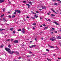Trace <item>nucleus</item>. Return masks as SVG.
<instances>
[{"mask_svg": "<svg viewBox=\"0 0 61 61\" xmlns=\"http://www.w3.org/2000/svg\"><path fill=\"white\" fill-rule=\"evenodd\" d=\"M14 17H15V15H13L12 16V18H14Z\"/></svg>", "mask_w": 61, "mask_h": 61, "instance_id": "cd10ccee", "label": "nucleus"}, {"mask_svg": "<svg viewBox=\"0 0 61 61\" xmlns=\"http://www.w3.org/2000/svg\"><path fill=\"white\" fill-rule=\"evenodd\" d=\"M36 25V23H34L33 24V25Z\"/></svg>", "mask_w": 61, "mask_h": 61, "instance_id": "aec40b11", "label": "nucleus"}, {"mask_svg": "<svg viewBox=\"0 0 61 61\" xmlns=\"http://www.w3.org/2000/svg\"><path fill=\"white\" fill-rule=\"evenodd\" d=\"M54 5H57V3H55L54 4Z\"/></svg>", "mask_w": 61, "mask_h": 61, "instance_id": "72a5a7b5", "label": "nucleus"}, {"mask_svg": "<svg viewBox=\"0 0 61 61\" xmlns=\"http://www.w3.org/2000/svg\"><path fill=\"white\" fill-rule=\"evenodd\" d=\"M59 3H60V4H61V1H60L59 2Z\"/></svg>", "mask_w": 61, "mask_h": 61, "instance_id": "e2e57ef3", "label": "nucleus"}, {"mask_svg": "<svg viewBox=\"0 0 61 61\" xmlns=\"http://www.w3.org/2000/svg\"><path fill=\"white\" fill-rule=\"evenodd\" d=\"M4 15H4V14L3 15H2L1 16V17H3V16H4Z\"/></svg>", "mask_w": 61, "mask_h": 61, "instance_id": "c85d7f7f", "label": "nucleus"}, {"mask_svg": "<svg viewBox=\"0 0 61 61\" xmlns=\"http://www.w3.org/2000/svg\"><path fill=\"white\" fill-rule=\"evenodd\" d=\"M42 9H46V7L45 6H44V7H42Z\"/></svg>", "mask_w": 61, "mask_h": 61, "instance_id": "ddd939ff", "label": "nucleus"}, {"mask_svg": "<svg viewBox=\"0 0 61 61\" xmlns=\"http://www.w3.org/2000/svg\"><path fill=\"white\" fill-rule=\"evenodd\" d=\"M42 19V18L41 17L40 18V19Z\"/></svg>", "mask_w": 61, "mask_h": 61, "instance_id": "8fccbe9b", "label": "nucleus"}, {"mask_svg": "<svg viewBox=\"0 0 61 61\" xmlns=\"http://www.w3.org/2000/svg\"><path fill=\"white\" fill-rule=\"evenodd\" d=\"M54 24H55L56 25H59V24L57 23L56 22H53Z\"/></svg>", "mask_w": 61, "mask_h": 61, "instance_id": "7ed1b4c3", "label": "nucleus"}, {"mask_svg": "<svg viewBox=\"0 0 61 61\" xmlns=\"http://www.w3.org/2000/svg\"><path fill=\"white\" fill-rule=\"evenodd\" d=\"M47 15H49V13H48L47 14Z\"/></svg>", "mask_w": 61, "mask_h": 61, "instance_id": "0e129e2a", "label": "nucleus"}, {"mask_svg": "<svg viewBox=\"0 0 61 61\" xmlns=\"http://www.w3.org/2000/svg\"><path fill=\"white\" fill-rule=\"evenodd\" d=\"M17 31H22V30L21 29H19V30H17Z\"/></svg>", "mask_w": 61, "mask_h": 61, "instance_id": "a211bd4d", "label": "nucleus"}, {"mask_svg": "<svg viewBox=\"0 0 61 61\" xmlns=\"http://www.w3.org/2000/svg\"><path fill=\"white\" fill-rule=\"evenodd\" d=\"M56 56V55H55V54H54L53 55L54 56Z\"/></svg>", "mask_w": 61, "mask_h": 61, "instance_id": "4d7b16f0", "label": "nucleus"}, {"mask_svg": "<svg viewBox=\"0 0 61 61\" xmlns=\"http://www.w3.org/2000/svg\"><path fill=\"white\" fill-rule=\"evenodd\" d=\"M53 1H54V2H56V0H53Z\"/></svg>", "mask_w": 61, "mask_h": 61, "instance_id": "680f3d73", "label": "nucleus"}, {"mask_svg": "<svg viewBox=\"0 0 61 61\" xmlns=\"http://www.w3.org/2000/svg\"><path fill=\"white\" fill-rule=\"evenodd\" d=\"M21 57H19L18 58V59H21Z\"/></svg>", "mask_w": 61, "mask_h": 61, "instance_id": "c03bdc74", "label": "nucleus"}, {"mask_svg": "<svg viewBox=\"0 0 61 61\" xmlns=\"http://www.w3.org/2000/svg\"><path fill=\"white\" fill-rule=\"evenodd\" d=\"M46 50L47 51H48V52H49V50H48V49H46Z\"/></svg>", "mask_w": 61, "mask_h": 61, "instance_id": "473e14b6", "label": "nucleus"}, {"mask_svg": "<svg viewBox=\"0 0 61 61\" xmlns=\"http://www.w3.org/2000/svg\"><path fill=\"white\" fill-rule=\"evenodd\" d=\"M4 2V0H0V3H3Z\"/></svg>", "mask_w": 61, "mask_h": 61, "instance_id": "6e6552de", "label": "nucleus"}, {"mask_svg": "<svg viewBox=\"0 0 61 61\" xmlns=\"http://www.w3.org/2000/svg\"><path fill=\"white\" fill-rule=\"evenodd\" d=\"M14 43H18V40H15L14 41Z\"/></svg>", "mask_w": 61, "mask_h": 61, "instance_id": "39448f33", "label": "nucleus"}, {"mask_svg": "<svg viewBox=\"0 0 61 61\" xmlns=\"http://www.w3.org/2000/svg\"><path fill=\"white\" fill-rule=\"evenodd\" d=\"M5 49L6 51H7L8 53H10L11 54H13L14 53H15V52L14 51H11L10 49L8 48H5Z\"/></svg>", "mask_w": 61, "mask_h": 61, "instance_id": "f257e3e1", "label": "nucleus"}, {"mask_svg": "<svg viewBox=\"0 0 61 61\" xmlns=\"http://www.w3.org/2000/svg\"><path fill=\"white\" fill-rule=\"evenodd\" d=\"M47 60H48V61H51V60L50 59H49L48 58H47Z\"/></svg>", "mask_w": 61, "mask_h": 61, "instance_id": "393cba45", "label": "nucleus"}, {"mask_svg": "<svg viewBox=\"0 0 61 61\" xmlns=\"http://www.w3.org/2000/svg\"><path fill=\"white\" fill-rule=\"evenodd\" d=\"M32 19H35V18H34V17H32Z\"/></svg>", "mask_w": 61, "mask_h": 61, "instance_id": "bf43d9fd", "label": "nucleus"}, {"mask_svg": "<svg viewBox=\"0 0 61 61\" xmlns=\"http://www.w3.org/2000/svg\"><path fill=\"white\" fill-rule=\"evenodd\" d=\"M17 13H20V10H17Z\"/></svg>", "mask_w": 61, "mask_h": 61, "instance_id": "2eb2a0df", "label": "nucleus"}, {"mask_svg": "<svg viewBox=\"0 0 61 61\" xmlns=\"http://www.w3.org/2000/svg\"><path fill=\"white\" fill-rule=\"evenodd\" d=\"M10 30L11 31H13V28H12L10 29Z\"/></svg>", "mask_w": 61, "mask_h": 61, "instance_id": "6ab92c4d", "label": "nucleus"}, {"mask_svg": "<svg viewBox=\"0 0 61 61\" xmlns=\"http://www.w3.org/2000/svg\"><path fill=\"white\" fill-rule=\"evenodd\" d=\"M3 19H4V20L5 19V18H3Z\"/></svg>", "mask_w": 61, "mask_h": 61, "instance_id": "052dcab7", "label": "nucleus"}, {"mask_svg": "<svg viewBox=\"0 0 61 61\" xmlns=\"http://www.w3.org/2000/svg\"><path fill=\"white\" fill-rule=\"evenodd\" d=\"M28 3H29V4H30V5H32V2H30V1H29L28 2Z\"/></svg>", "mask_w": 61, "mask_h": 61, "instance_id": "f8f14e48", "label": "nucleus"}, {"mask_svg": "<svg viewBox=\"0 0 61 61\" xmlns=\"http://www.w3.org/2000/svg\"><path fill=\"white\" fill-rule=\"evenodd\" d=\"M23 3H26V1H23Z\"/></svg>", "mask_w": 61, "mask_h": 61, "instance_id": "a19ab883", "label": "nucleus"}, {"mask_svg": "<svg viewBox=\"0 0 61 61\" xmlns=\"http://www.w3.org/2000/svg\"><path fill=\"white\" fill-rule=\"evenodd\" d=\"M11 41H13V40H14V39H11Z\"/></svg>", "mask_w": 61, "mask_h": 61, "instance_id": "13d9d810", "label": "nucleus"}, {"mask_svg": "<svg viewBox=\"0 0 61 61\" xmlns=\"http://www.w3.org/2000/svg\"><path fill=\"white\" fill-rule=\"evenodd\" d=\"M51 10L52 11H53V12H54V13H56V12H55V10H54V9H51Z\"/></svg>", "mask_w": 61, "mask_h": 61, "instance_id": "9b49d317", "label": "nucleus"}, {"mask_svg": "<svg viewBox=\"0 0 61 61\" xmlns=\"http://www.w3.org/2000/svg\"><path fill=\"white\" fill-rule=\"evenodd\" d=\"M11 47V45H9L8 46V47H9V48H10Z\"/></svg>", "mask_w": 61, "mask_h": 61, "instance_id": "4468645a", "label": "nucleus"}, {"mask_svg": "<svg viewBox=\"0 0 61 61\" xmlns=\"http://www.w3.org/2000/svg\"><path fill=\"white\" fill-rule=\"evenodd\" d=\"M42 25H43V26H46V25L43 24Z\"/></svg>", "mask_w": 61, "mask_h": 61, "instance_id": "c756f323", "label": "nucleus"}, {"mask_svg": "<svg viewBox=\"0 0 61 61\" xmlns=\"http://www.w3.org/2000/svg\"><path fill=\"white\" fill-rule=\"evenodd\" d=\"M51 15L52 16H55V15H54V14H52Z\"/></svg>", "mask_w": 61, "mask_h": 61, "instance_id": "7c9ffc66", "label": "nucleus"}, {"mask_svg": "<svg viewBox=\"0 0 61 61\" xmlns=\"http://www.w3.org/2000/svg\"><path fill=\"white\" fill-rule=\"evenodd\" d=\"M32 13L33 14H34V15H36V13H35V12H33V11H32Z\"/></svg>", "mask_w": 61, "mask_h": 61, "instance_id": "412c9836", "label": "nucleus"}, {"mask_svg": "<svg viewBox=\"0 0 61 61\" xmlns=\"http://www.w3.org/2000/svg\"><path fill=\"white\" fill-rule=\"evenodd\" d=\"M27 56V57H31V56L28 55V56Z\"/></svg>", "mask_w": 61, "mask_h": 61, "instance_id": "dca6fc26", "label": "nucleus"}, {"mask_svg": "<svg viewBox=\"0 0 61 61\" xmlns=\"http://www.w3.org/2000/svg\"><path fill=\"white\" fill-rule=\"evenodd\" d=\"M26 18H29V17L28 16H27L26 17Z\"/></svg>", "mask_w": 61, "mask_h": 61, "instance_id": "de8ad7c7", "label": "nucleus"}, {"mask_svg": "<svg viewBox=\"0 0 61 61\" xmlns=\"http://www.w3.org/2000/svg\"><path fill=\"white\" fill-rule=\"evenodd\" d=\"M40 27H42V25H41L40 26Z\"/></svg>", "mask_w": 61, "mask_h": 61, "instance_id": "864d4df0", "label": "nucleus"}, {"mask_svg": "<svg viewBox=\"0 0 61 61\" xmlns=\"http://www.w3.org/2000/svg\"><path fill=\"white\" fill-rule=\"evenodd\" d=\"M4 46V45H1V47H3Z\"/></svg>", "mask_w": 61, "mask_h": 61, "instance_id": "b1692460", "label": "nucleus"}, {"mask_svg": "<svg viewBox=\"0 0 61 61\" xmlns=\"http://www.w3.org/2000/svg\"><path fill=\"white\" fill-rule=\"evenodd\" d=\"M16 12H14V14H15H15H16Z\"/></svg>", "mask_w": 61, "mask_h": 61, "instance_id": "09e8293b", "label": "nucleus"}, {"mask_svg": "<svg viewBox=\"0 0 61 61\" xmlns=\"http://www.w3.org/2000/svg\"><path fill=\"white\" fill-rule=\"evenodd\" d=\"M5 8H4L3 9V11L4 12H5Z\"/></svg>", "mask_w": 61, "mask_h": 61, "instance_id": "f3484780", "label": "nucleus"}, {"mask_svg": "<svg viewBox=\"0 0 61 61\" xmlns=\"http://www.w3.org/2000/svg\"><path fill=\"white\" fill-rule=\"evenodd\" d=\"M59 45H60V46H61V43H59Z\"/></svg>", "mask_w": 61, "mask_h": 61, "instance_id": "58836bf2", "label": "nucleus"}, {"mask_svg": "<svg viewBox=\"0 0 61 61\" xmlns=\"http://www.w3.org/2000/svg\"><path fill=\"white\" fill-rule=\"evenodd\" d=\"M55 39H53V38H51L50 39V40H52V41H54Z\"/></svg>", "mask_w": 61, "mask_h": 61, "instance_id": "0eeeda50", "label": "nucleus"}, {"mask_svg": "<svg viewBox=\"0 0 61 61\" xmlns=\"http://www.w3.org/2000/svg\"><path fill=\"white\" fill-rule=\"evenodd\" d=\"M8 17H9V18H11V16L10 15H9L8 16Z\"/></svg>", "mask_w": 61, "mask_h": 61, "instance_id": "a878e982", "label": "nucleus"}, {"mask_svg": "<svg viewBox=\"0 0 61 61\" xmlns=\"http://www.w3.org/2000/svg\"><path fill=\"white\" fill-rule=\"evenodd\" d=\"M34 17L36 18H37L38 17V16H37L35 15Z\"/></svg>", "mask_w": 61, "mask_h": 61, "instance_id": "4be33fe9", "label": "nucleus"}, {"mask_svg": "<svg viewBox=\"0 0 61 61\" xmlns=\"http://www.w3.org/2000/svg\"><path fill=\"white\" fill-rule=\"evenodd\" d=\"M10 39H7V40H6V41H10Z\"/></svg>", "mask_w": 61, "mask_h": 61, "instance_id": "c9c22d12", "label": "nucleus"}, {"mask_svg": "<svg viewBox=\"0 0 61 61\" xmlns=\"http://www.w3.org/2000/svg\"><path fill=\"white\" fill-rule=\"evenodd\" d=\"M22 31H25V29H24V28H23V29H22Z\"/></svg>", "mask_w": 61, "mask_h": 61, "instance_id": "ea45409f", "label": "nucleus"}, {"mask_svg": "<svg viewBox=\"0 0 61 61\" xmlns=\"http://www.w3.org/2000/svg\"><path fill=\"white\" fill-rule=\"evenodd\" d=\"M15 31H14L13 32V34H15Z\"/></svg>", "mask_w": 61, "mask_h": 61, "instance_id": "2f4dec72", "label": "nucleus"}, {"mask_svg": "<svg viewBox=\"0 0 61 61\" xmlns=\"http://www.w3.org/2000/svg\"><path fill=\"white\" fill-rule=\"evenodd\" d=\"M47 21H49V22H50V20L49 19H48L47 20Z\"/></svg>", "mask_w": 61, "mask_h": 61, "instance_id": "4c0bfd02", "label": "nucleus"}, {"mask_svg": "<svg viewBox=\"0 0 61 61\" xmlns=\"http://www.w3.org/2000/svg\"><path fill=\"white\" fill-rule=\"evenodd\" d=\"M52 29L53 30H54V29H55V28H52Z\"/></svg>", "mask_w": 61, "mask_h": 61, "instance_id": "5fc2aeb1", "label": "nucleus"}, {"mask_svg": "<svg viewBox=\"0 0 61 61\" xmlns=\"http://www.w3.org/2000/svg\"><path fill=\"white\" fill-rule=\"evenodd\" d=\"M3 30H5V29H0V30L2 31Z\"/></svg>", "mask_w": 61, "mask_h": 61, "instance_id": "1a4fd4ad", "label": "nucleus"}, {"mask_svg": "<svg viewBox=\"0 0 61 61\" xmlns=\"http://www.w3.org/2000/svg\"><path fill=\"white\" fill-rule=\"evenodd\" d=\"M33 29H35V27H33Z\"/></svg>", "mask_w": 61, "mask_h": 61, "instance_id": "774afa93", "label": "nucleus"}, {"mask_svg": "<svg viewBox=\"0 0 61 61\" xmlns=\"http://www.w3.org/2000/svg\"><path fill=\"white\" fill-rule=\"evenodd\" d=\"M48 46L49 47H50V48H54V47L53 46H51L49 45L48 44Z\"/></svg>", "mask_w": 61, "mask_h": 61, "instance_id": "20e7f679", "label": "nucleus"}, {"mask_svg": "<svg viewBox=\"0 0 61 61\" xmlns=\"http://www.w3.org/2000/svg\"><path fill=\"white\" fill-rule=\"evenodd\" d=\"M56 48H57V49H58V47H57L56 46Z\"/></svg>", "mask_w": 61, "mask_h": 61, "instance_id": "603ef678", "label": "nucleus"}, {"mask_svg": "<svg viewBox=\"0 0 61 61\" xmlns=\"http://www.w3.org/2000/svg\"><path fill=\"white\" fill-rule=\"evenodd\" d=\"M15 12H16H16H17V10H15Z\"/></svg>", "mask_w": 61, "mask_h": 61, "instance_id": "37998d69", "label": "nucleus"}, {"mask_svg": "<svg viewBox=\"0 0 61 61\" xmlns=\"http://www.w3.org/2000/svg\"><path fill=\"white\" fill-rule=\"evenodd\" d=\"M36 12L37 13H38L39 12L38 11H36Z\"/></svg>", "mask_w": 61, "mask_h": 61, "instance_id": "a18cd8bd", "label": "nucleus"}, {"mask_svg": "<svg viewBox=\"0 0 61 61\" xmlns=\"http://www.w3.org/2000/svg\"><path fill=\"white\" fill-rule=\"evenodd\" d=\"M60 0H57V1H59Z\"/></svg>", "mask_w": 61, "mask_h": 61, "instance_id": "69168bd1", "label": "nucleus"}, {"mask_svg": "<svg viewBox=\"0 0 61 61\" xmlns=\"http://www.w3.org/2000/svg\"><path fill=\"white\" fill-rule=\"evenodd\" d=\"M15 53H16L17 54V55H18L19 54V53L18 52H17V51L15 52Z\"/></svg>", "mask_w": 61, "mask_h": 61, "instance_id": "5701e85b", "label": "nucleus"}, {"mask_svg": "<svg viewBox=\"0 0 61 61\" xmlns=\"http://www.w3.org/2000/svg\"><path fill=\"white\" fill-rule=\"evenodd\" d=\"M50 33L51 34H53L54 32H51Z\"/></svg>", "mask_w": 61, "mask_h": 61, "instance_id": "79ce46f5", "label": "nucleus"}, {"mask_svg": "<svg viewBox=\"0 0 61 61\" xmlns=\"http://www.w3.org/2000/svg\"><path fill=\"white\" fill-rule=\"evenodd\" d=\"M34 39H35V40H36L37 39L36 38H35Z\"/></svg>", "mask_w": 61, "mask_h": 61, "instance_id": "3c124183", "label": "nucleus"}, {"mask_svg": "<svg viewBox=\"0 0 61 61\" xmlns=\"http://www.w3.org/2000/svg\"><path fill=\"white\" fill-rule=\"evenodd\" d=\"M48 28V27L47 26V27H45L44 28V30H46V29H47Z\"/></svg>", "mask_w": 61, "mask_h": 61, "instance_id": "9d476101", "label": "nucleus"}, {"mask_svg": "<svg viewBox=\"0 0 61 61\" xmlns=\"http://www.w3.org/2000/svg\"><path fill=\"white\" fill-rule=\"evenodd\" d=\"M57 39H61V37L60 36H58L57 37Z\"/></svg>", "mask_w": 61, "mask_h": 61, "instance_id": "423d86ee", "label": "nucleus"}, {"mask_svg": "<svg viewBox=\"0 0 61 61\" xmlns=\"http://www.w3.org/2000/svg\"><path fill=\"white\" fill-rule=\"evenodd\" d=\"M57 33V31H55V33Z\"/></svg>", "mask_w": 61, "mask_h": 61, "instance_id": "49530a36", "label": "nucleus"}, {"mask_svg": "<svg viewBox=\"0 0 61 61\" xmlns=\"http://www.w3.org/2000/svg\"><path fill=\"white\" fill-rule=\"evenodd\" d=\"M36 45H33L31 46H29V47H30V48H32V47H36Z\"/></svg>", "mask_w": 61, "mask_h": 61, "instance_id": "f03ea898", "label": "nucleus"}, {"mask_svg": "<svg viewBox=\"0 0 61 61\" xmlns=\"http://www.w3.org/2000/svg\"><path fill=\"white\" fill-rule=\"evenodd\" d=\"M26 5H27L28 6H30V5H29V4H26Z\"/></svg>", "mask_w": 61, "mask_h": 61, "instance_id": "f704fd0d", "label": "nucleus"}, {"mask_svg": "<svg viewBox=\"0 0 61 61\" xmlns=\"http://www.w3.org/2000/svg\"><path fill=\"white\" fill-rule=\"evenodd\" d=\"M29 53V54H32V52L31 51H30V52Z\"/></svg>", "mask_w": 61, "mask_h": 61, "instance_id": "e433bc0d", "label": "nucleus"}, {"mask_svg": "<svg viewBox=\"0 0 61 61\" xmlns=\"http://www.w3.org/2000/svg\"><path fill=\"white\" fill-rule=\"evenodd\" d=\"M43 56H45V55H46V54H43Z\"/></svg>", "mask_w": 61, "mask_h": 61, "instance_id": "338daca9", "label": "nucleus"}, {"mask_svg": "<svg viewBox=\"0 0 61 61\" xmlns=\"http://www.w3.org/2000/svg\"><path fill=\"white\" fill-rule=\"evenodd\" d=\"M21 32H23V33H25V31H21Z\"/></svg>", "mask_w": 61, "mask_h": 61, "instance_id": "bb28decb", "label": "nucleus"}, {"mask_svg": "<svg viewBox=\"0 0 61 61\" xmlns=\"http://www.w3.org/2000/svg\"><path fill=\"white\" fill-rule=\"evenodd\" d=\"M39 10L40 11H42V9H39Z\"/></svg>", "mask_w": 61, "mask_h": 61, "instance_id": "6e6d98bb", "label": "nucleus"}]
</instances>
